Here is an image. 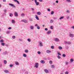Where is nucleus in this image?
Segmentation results:
<instances>
[{
    "instance_id": "43",
    "label": "nucleus",
    "mask_w": 74,
    "mask_h": 74,
    "mask_svg": "<svg viewBox=\"0 0 74 74\" xmlns=\"http://www.w3.org/2000/svg\"><path fill=\"white\" fill-rule=\"evenodd\" d=\"M29 20L30 21H33V18H29Z\"/></svg>"
},
{
    "instance_id": "48",
    "label": "nucleus",
    "mask_w": 74,
    "mask_h": 74,
    "mask_svg": "<svg viewBox=\"0 0 74 74\" xmlns=\"http://www.w3.org/2000/svg\"><path fill=\"white\" fill-rule=\"evenodd\" d=\"M4 12H5V13H6V12H7V10H4Z\"/></svg>"
},
{
    "instance_id": "25",
    "label": "nucleus",
    "mask_w": 74,
    "mask_h": 74,
    "mask_svg": "<svg viewBox=\"0 0 74 74\" xmlns=\"http://www.w3.org/2000/svg\"><path fill=\"white\" fill-rule=\"evenodd\" d=\"M10 67H12L13 66H14V64H10Z\"/></svg>"
},
{
    "instance_id": "13",
    "label": "nucleus",
    "mask_w": 74,
    "mask_h": 74,
    "mask_svg": "<svg viewBox=\"0 0 74 74\" xmlns=\"http://www.w3.org/2000/svg\"><path fill=\"white\" fill-rule=\"evenodd\" d=\"M14 15L15 16H18V13L16 12H14Z\"/></svg>"
},
{
    "instance_id": "12",
    "label": "nucleus",
    "mask_w": 74,
    "mask_h": 74,
    "mask_svg": "<svg viewBox=\"0 0 74 74\" xmlns=\"http://www.w3.org/2000/svg\"><path fill=\"white\" fill-rule=\"evenodd\" d=\"M15 64H16L17 66H19V63L18 62H15Z\"/></svg>"
},
{
    "instance_id": "41",
    "label": "nucleus",
    "mask_w": 74,
    "mask_h": 74,
    "mask_svg": "<svg viewBox=\"0 0 74 74\" xmlns=\"http://www.w3.org/2000/svg\"><path fill=\"white\" fill-rule=\"evenodd\" d=\"M0 42H4L3 40H0Z\"/></svg>"
},
{
    "instance_id": "45",
    "label": "nucleus",
    "mask_w": 74,
    "mask_h": 74,
    "mask_svg": "<svg viewBox=\"0 0 74 74\" xmlns=\"http://www.w3.org/2000/svg\"><path fill=\"white\" fill-rule=\"evenodd\" d=\"M57 53L58 55H61V54H60V53L58 52H57Z\"/></svg>"
},
{
    "instance_id": "19",
    "label": "nucleus",
    "mask_w": 74,
    "mask_h": 74,
    "mask_svg": "<svg viewBox=\"0 0 74 74\" xmlns=\"http://www.w3.org/2000/svg\"><path fill=\"white\" fill-rule=\"evenodd\" d=\"M4 71L5 73H9V71L7 70H5Z\"/></svg>"
},
{
    "instance_id": "17",
    "label": "nucleus",
    "mask_w": 74,
    "mask_h": 74,
    "mask_svg": "<svg viewBox=\"0 0 74 74\" xmlns=\"http://www.w3.org/2000/svg\"><path fill=\"white\" fill-rule=\"evenodd\" d=\"M40 62L42 64H44V63H45V61L44 60H41L40 61Z\"/></svg>"
},
{
    "instance_id": "60",
    "label": "nucleus",
    "mask_w": 74,
    "mask_h": 74,
    "mask_svg": "<svg viewBox=\"0 0 74 74\" xmlns=\"http://www.w3.org/2000/svg\"><path fill=\"white\" fill-rule=\"evenodd\" d=\"M39 1L40 2H42V0H39Z\"/></svg>"
},
{
    "instance_id": "2",
    "label": "nucleus",
    "mask_w": 74,
    "mask_h": 74,
    "mask_svg": "<svg viewBox=\"0 0 74 74\" xmlns=\"http://www.w3.org/2000/svg\"><path fill=\"white\" fill-rule=\"evenodd\" d=\"M54 40L56 42H59V39L58 38H55Z\"/></svg>"
},
{
    "instance_id": "24",
    "label": "nucleus",
    "mask_w": 74,
    "mask_h": 74,
    "mask_svg": "<svg viewBox=\"0 0 74 74\" xmlns=\"http://www.w3.org/2000/svg\"><path fill=\"white\" fill-rule=\"evenodd\" d=\"M54 13H55V12H54V11H52L51 12V15H53V14H54Z\"/></svg>"
},
{
    "instance_id": "53",
    "label": "nucleus",
    "mask_w": 74,
    "mask_h": 74,
    "mask_svg": "<svg viewBox=\"0 0 74 74\" xmlns=\"http://www.w3.org/2000/svg\"><path fill=\"white\" fill-rule=\"evenodd\" d=\"M47 11H51V10L49 9H48Z\"/></svg>"
},
{
    "instance_id": "33",
    "label": "nucleus",
    "mask_w": 74,
    "mask_h": 74,
    "mask_svg": "<svg viewBox=\"0 0 74 74\" xmlns=\"http://www.w3.org/2000/svg\"><path fill=\"white\" fill-rule=\"evenodd\" d=\"M4 63L5 64H7V61L6 60H4Z\"/></svg>"
},
{
    "instance_id": "21",
    "label": "nucleus",
    "mask_w": 74,
    "mask_h": 74,
    "mask_svg": "<svg viewBox=\"0 0 74 74\" xmlns=\"http://www.w3.org/2000/svg\"><path fill=\"white\" fill-rule=\"evenodd\" d=\"M27 41L29 42H31V39H30V38H28L27 39Z\"/></svg>"
},
{
    "instance_id": "9",
    "label": "nucleus",
    "mask_w": 74,
    "mask_h": 74,
    "mask_svg": "<svg viewBox=\"0 0 74 74\" xmlns=\"http://www.w3.org/2000/svg\"><path fill=\"white\" fill-rule=\"evenodd\" d=\"M13 1L15 2H17V4H20V3L19 2V1L17 0H13Z\"/></svg>"
},
{
    "instance_id": "38",
    "label": "nucleus",
    "mask_w": 74,
    "mask_h": 74,
    "mask_svg": "<svg viewBox=\"0 0 74 74\" xmlns=\"http://www.w3.org/2000/svg\"><path fill=\"white\" fill-rule=\"evenodd\" d=\"M70 61L71 62H73L74 61V59H71Z\"/></svg>"
},
{
    "instance_id": "34",
    "label": "nucleus",
    "mask_w": 74,
    "mask_h": 74,
    "mask_svg": "<svg viewBox=\"0 0 74 74\" xmlns=\"http://www.w3.org/2000/svg\"><path fill=\"white\" fill-rule=\"evenodd\" d=\"M25 14H21V16H25Z\"/></svg>"
},
{
    "instance_id": "49",
    "label": "nucleus",
    "mask_w": 74,
    "mask_h": 74,
    "mask_svg": "<svg viewBox=\"0 0 74 74\" xmlns=\"http://www.w3.org/2000/svg\"><path fill=\"white\" fill-rule=\"evenodd\" d=\"M69 72H68L67 71L65 73V74H69Z\"/></svg>"
},
{
    "instance_id": "6",
    "label": "nucleus",
    "mask_w": 74,
    "mask_h": 74,
    "mask_svg": "<svg viewBox=\"0 0 74 74\" xmlns=\"http://www.w3.org/2000/svg\"><path fill=\"white\" fill-rule=\"evenodd\" d=\"M9 5H10V6H12L14 8H15L16 7L14 5V4L12 3H9Z\"/></svg>"
},
{
    "instance_id": "62",
    "label": "nucleus",
    "mask_w": 74,
    "mask_h": 74,
    "mask_svg": "<svg viewBox=\"0 0 74 74\" xmlns=\"http://www.w3.org/2000/svg\"><path fill=\"white\" fill-rule=\"evenodd\" d=\"M38 26V25L37 24H36V25H35V26L36 27V26Z\"/></svg>"
},
{
    "instance_id": "46",
    "label": "nucleus",
    "mask_w": 74,
    "mask_h": 74,
    "mask_svg": "<svg viewBox=\"0 0 74 74\" xmlns=\"http://www.w3.org/2000/svg\"><path fill=\"white\" fill-rule=\"evenodd\" d=\"M38 53L39 54V55L41 54V52L40 51H38Z\"/></svg>"
},
{
    "instance_id": "14",
    "label": "nucleus",
    "mask_w": 74,
    "mask_h": 74,
    "mask_svg": "<svg viewBox=\"0 0 74 74\" xmlns=\"http://www.w3.org/2000/svg\"><path fill=\"white\" fill-rule=\"evenodd\" d=\"M11 21L12 23L13 24H15V21L14 20H12Z\"/></svg>"
},
{
    "instance_id": "27",
    "label": "nucleus",
    "mask_w": 74,
    "mask_h": 74,
    "mask_svg": "<svg viewBox=\"0 0 74 74\" xmlns=\"http://www.w3.org/2000/svg\"><path fill=\"white\" fill-rule=\"evenodd\" d=\"M23 56L25 57V58H26L27 56V55L25 54H23Z\"/></svg>"
},
{
    "instance_id": "36",
    "label": "nucleus",
    "mask_w": 74,
    "mask_h": 74,
    "mask_svg": "<svg viewBox=\"0 0 74 74\" xmlns=\"http://www.w3.org/2000/svg\"><path fill=\"white\" fill-rule=\"evenodd\" d=\"M1 45H2L3 46H4L5 43H1Z\"/></svg>"
},
{
    "instance_id": "11",
    "label": "nucleus",
    "mask_w": 74,
    "mask_h": 74,
    "mask_svg": "<svg viewBox=\"0 0 74 74\" xmlns=\"http://www.w3.org/2000/svg\"><path fill=\"white\" fill-rule=\"evenodd\" d=\"M46 52L47 53H51V51L49 50H47L46 51Z\"/></svg>"
},
{
    "instance_id": "1",
    "label": "nucleus",
    "mask_w": 74,
    "mask_h": 74,
    "mask_svg": "<svg viewBox=\"0 0 74 74\" xmlns=\"http://www.w3.org/2000/svg\"><path fill=\"white\" fill-rule=\"evenodd\" d=\"M64 43L65 44H71V42H69V41H64Z\"/></svg>"
},
{
    "instance_id": "50",
    "label": "nucleus",
    "mask_w": 74,
    "mask_h": 74,
    "mask_svg": "<svg viewBox=\"0 0 74 74\" xmlns=\"http://www.w3.org/2000/svg\"><path fill=\"white\" fill-rule=\"evenodd\" d=\"M12 38H13V39H15V36H13L12 37Z\"/></svg>"
},
{
    "instance_id": "42",
    "label": "nucleus",
    "mask_w": 74,
    "mask_h": 74,
    "mask_svg": "<svg viewBox=\"0 0 74 74\" xmlns=\"http://www.w3.org/2000/svg\"><path fill=\"white\" fill-rule=\"evenodd\" d=\"M66 1H67V2H71V0H66Z\"/></svg>"
},
{
    "instance_id": "57",
    "label": "nucleus",
    "mask_w": 74,
    "mask_h": 74,
    "mask_svg": "<svg viewBox=\"0 0 74 74\" xmlns=\"http://www.w3.org/2000/svg\"><path fill=\"white\" fill-rule=\"evenodd\" d=\"M19 40L20 41H22L23 40H22V39H19Z\"/></svg>"
},
{
    "instance_id": "58",
    "label": "nucleus",
    "mask_w": 74,
    "mask_h": 74,
    "mask_svg": "<svg viewBox=\"0 0 74 74\" xmlns=\"http://www.w3.org/2000/svg\"><path fill=\"white\" fill-rule=\"evenodd\" d=\"M6 46L7 47H9V45H6Z\"/></svg>"
},
{
    "instance_id": "20",
    "label": "nucleus",
    "mask_w": 74,
    "mask_h": 74,
    "mask_svg": "<svg viewBox=\"0 0 74 74\" xmlns=\"http://www.w3.org/2000/svg\"><path fill=\"white\" fill-rule=\"evenodd\" d=\"M45 73H49L48 70L47 69H45Z\"/></svg>"
},
{
    "instance_id": "26",
    "label": "nucleus",
    "mask_w": 74,
    "mask_h": 74,
    "mask_svg": "<svg viewBox=\"0 0 74 74\" xmlns=\"http://www.w3.org/2000/svg\"><path fill=\"white\" fill-rule=\"evenodd\" d=\"M63 18H64V16H62L60 18H59V19H60V20L61 19H63Z\"/></svg>"
},
{
    "instance_id": "51",
    "label": "nucleus",
    "mask_w": 74,
    "mask_h": 74,
    "mask_svg": "<svg viewBox=\"0 0 74 74\" xmlns=\"http://www.w3.org/2000/svg\"><path fill=\"white\" fill-rule=\"evenodd\" d=\"M63 57H66V55L65 54H63L62 55Z\"/></svg>"
},
{
    "instance_id": "37",
    "label": "nucleus",
    "mask_w": 74,
    "mask_h": 74,
    "mask_svg": "<svg viewBox=\"0 0 74 74\" xmlns=\"http://www.w3.org/2000/svg\"><path fill=\"white\" fill-rule=\"evenodd\" d=\"M50 29H53V26H51L50 27Z\"/></svg>"
},
{
    "instance_id": "29",
    "label": "nucleus",
    "mask_w": 74,
    "mask_h": 74,
    "mask_svg": "<svg viewBox=\"0 0 74 74\" xmlns=\"http://www.w3.org/2000/svg\"><path fill=\"white\" fill-rule=\"evenodd\" d=\"M70 18V16H66V18L67 19H69V18Z\"/></svg>"
},
{
    "instance_id": "23",
    "label": "nucleus",
    "mask_w": 74,
    "mask_h": 74,
    "mask_svg": "<svg viewBox=\"0 0 74 74\" xmlns=\"http://www.w3.org/2000/svg\"><path fill=\"white\" fill-rule=\"evenodd\" d=\"M29 52V50L27 49H26L25 51V52L26 53H28Z\"/></svg>"
},
{
    "instance_id": "22",
    "label": "nucleus",
    "mask_w": 74,
    "mask_h": 74,
    "mask_svg": "<svg viewBox=\"0 0 74 74\" xmlns=\"http://www.w3.org/2000/svg\"><path fill=\"white\" fill-rule=\"evenodd\" d=\"M36 16L35 18L37 20H39V18L38 17V16L37 15H36Z\"/></svg>"
},
{
    "instance_id": "64",
    "label": "nucleus",
    "mask_w": 74,
    "mask_h": 74,
    "mask_svg": "<svg viewBox=\"0 0 74 74\" xmlns=\"http://www.w3.org/2000/svg\"><path fill=\"white\" fill-rule=\"evenodd\" d=\"M56 3H58V1H56Z\"/></svg>"
},
{
    "instance_id": "31",
    "label": "nucleus",
    "mask_w": 74,
    "mask_h": 74,
    "mask_svg": "<svg viewBox=\"0 0 74 74\" xmlns=\"http://www.w3.org/2000/svg\"><path fill=\"white\" fill-rule=\"evenodd\" d=\"M53 62L52 61V60H50L49 62V63L50 64H52Z\"/></svg>"
},
{
    "instance_id": "8",
    "label": "nucleus",
    "mask_w": 74,
    "mask_h": 74,
    "mask_svg": "<svg viewBox=\"0 0 74 74\" xmlns=\"http://www.w3.org/2000/svg\"><path fill=\"white\" fill-rule=\"evenodd\" d=\"M69 36H70V37H71L72 38L73 37H74V34H69Z\"/></svg>"
},
{
    "instance_id": "7",
    "label": "nucleus",
    "mask_w": 74,
    "mask_h": 74,
    "mask_svg": "<svg viewBox=\"0 0 74 74\" xmlns=\"http://www.w3.org/2000/svg\"><path fill=\"white\" fill-rule=\"evenodd\" d=\"M21 21L24 23H27V21L26 20H21Z\"/></svg>"
},
{
    "instance_id": "44",
    "label": "nucleus",
    "mask_w": 74,
    "mask_h": 74,
    "mask_svg": "<svg viewBox=\"0 0 74 74\" xmlns=\"http://www.w3.org/2000/svg\"><path fill=\"white\" fill-rule=\"evenodd\" d=\"M69 64V62H65V64H66V65H68Z\"/></svg>"
},
{
    "instance_id": "16",
    "label": "nucleus",
    "mask_w": 74,
    "mask_h": 74,
    "mask_svg": "<svg viewBox=\"0 0 74 74\" xmlns=\"http://www.w3.org/2000/svg\"><path fill=\"white\" fill-rule=\"evenodd\" d=\"M30 29L31 30H34V26H31L30 27Z\"/></svg>"
},
{
    "instance_id": "4",
    "label": "nucleus",
    "mask_w": 74,
    "mask_h": 74,
    "mask_svg": "<svg viewBox=\"0 0 74 74\" xmlns=\"http://www.w3.org/2000/svg\"><path fill=\"white\" fill-rule=\"evenodd\" d=\"M38 66H39L38 63H36L35 64V67L38 68Z\"/></svg>"
},
{
    "instance_id": "28",
    "label": "nucleus",
    "mask_w": 74,
    "mask_h": 74,
    "mask_svg": "<svg viewBox=\"0 0 74 74\" xmlns=\"http://www.w3.org/2000/svg\"><path fill=\"white\" fill-rule=\"evenodd\" d=\"M50 22L51 23H53V20H51L50 21Z\"/></svg>"
},
{
    "instance_id": "3",
    "label": "nucleus",
    "mask_w": 74,
    "mask_h": 74,
    "mask_svg": "<svg viewBox=\"0 0 74 74\" xmlns=\"http://www.w3.org/2000/svg\"><path fill=\"white\" fill-rule=\"evenodd\" d=\"M38 44L40 47H42V46H43V45L42 42L41 41L39 42H38Z\"/></svg>"
},
{
    "instance_id": "35",
    "label": "nucleus",
    "mask_w": 74,
    "mask_h": 74,
    "mask_svg": "<svg viewBox=\"0 0 74 74\" xmlns=\"http://www.w3.org/2000/svg\"><path fill=\"white\" fill-rule=\"evenodd\" d=\"M58 48L59 49H62V47L60 46H59Z\"/></svg>"
},
{
    "instance_id": "47",
    "label": "nucleus",
    "mask_w": 74,
    "mask_h": 74,
    "mask_svg": "<svg viewBox=\"0 0 74 74\" xmlns=\"http://www.w3.org/2000/svg\"><path fill=\"white\" fill-rule=\"evenodd\" d=\"M57 57L58 58V59H60V58H61V57H60V56H57Z\"/></svg>"
},
{
    "instance_id": "32",
    "label": "nucleus",
    "mask_w": 74,
    "mask_h": 74,
    "mask_svg": "<svg viewBox=\"0 0 74 74\" xmlns=\"http://www.w3.org/2000/svg\"><path fill=\"white\" fill-rule=\"evenodd\" d=\"M51 68L53 69L54 68H55V66L54 65H52L51 66Z\"/></svg>"
},
{
    "instance_id": "61",
    "label": "nucleus",
    "mask_w": 74,
    "mask_h": 74,
    "mask_svg": "<svg viewBox=\"0 0 74 74\" xmlns=\"http://www.w3.org/2000/svg\"><path fill=\"white\" fill-rule=\"evenodd\" d=\"M66 12L67 13H69V10H67Z\"/></svg>"
},
{
    "instance_id": "56",
    "label": "nucleus",
    "mask_w": 74,
    "mask_h": 74,
    "mask_svg": "<svg viewBox=\"0 0 74 74\" xmlns=\"http://www.w3.org/2000/svg\"><path fill=\"white\" fill-rule=\"evenodd\" d=\"M31 10H32V11H34V9L31 8Z\"/></svg>"
},
{
    "instance_id": "52",
    "label": "nucleus",
    "mask_w": 74,
    "mask_h": 74,
    "mask_svg": "<svg viewBox=\"0 0 74 74\" xmlns=\"http://www.w3.org/2000/svg\"><path fill=\"white\" fill-rule=\"evenodd\" d=\"M12 28L11 27H9L8 28V29H9V30H11V29Z\"/></svg>"
},
{
    "instance_id": "18",
    "label": "nucleus",
    "mask_w": 74,
    "mask_h": 74,
    "mask_svg": "<svg viewBox=\"0 0 74 74\" xmlns=\"http://www.w3.org/2000/svg\"><path fill=\"white\" fill-rule=\"evenodd\" d=\"M3 55H7V51H5L4 52H3L2 53Z\"/></svg>"
},
{
    "instance_id": "15",
    "label": "nucleus",
    "mask_w": 74,
    "mask_h": 74,
    "mask_svg": "<svg viewBox=\"0 0 74 74\" xmlns=\"http://www.w3.org/2000/svg\"><path fill=\"white\" fill-rule=\"evenodd\" d=\"M37 14L38 15H40L41 14V13L40 12H37Z\"/></svg>"
},
{
    "instance_id": "30",
    "label": "nucleus",
    "mask_w": 74,
    "mask_h": 74,
    "mask_svg": "<svg viewBox=\"0 0 74 74\" xmlns=\"http://www.w3.org/2000/svg\"><path fill=\"white\" fill-rule=\"evenodd\" d=\"M36 28L37 29H40V26H37L36 27Z\"/></svg>"
},
{
    "instance_id": "39",
    "label": "nucleus",
    "mask_w": 74,
    "mask_h": 74,
    "mask_svg": "<svg viewBox=\"0 0 74 74\" xmlns=\"http://www.w3.org/2000/svg\"><path fill=\"white\" fill-rule=\"evenodd\" d=\"M13 15L11 13H10V16H11V17H12V16Z\"/></svg>"
},
{
    "instance_id": "55",
    "label": "nucleus",
    "mask_w": 74,
    "mask_h": 74,
    "mask_svg": "<svg viewBox=\"0 0 74 74\" xmlns=\"http://www.w3.org/2000/svg\"><path fill=\"white\" fill-rule=\"evenodd\" d=\"M6 33L7 34H8L10 33V31H7L6 32Z\"/></svg>"
},
{
    "instance_id": "63",
    "label": "nucleus",
    "mask_w": 74,
    "mask_h": 74,
    "mask_svg": "<svg viewBox=\"0 0 74 74\" xmlns=\"http://www.w3.org/2000/svg\"><path fill=\"white\" fill-rule=\"evenodd\" d=\"M3 2H5V1H6V0H3Z\"/></svg>"
},
{
    "instance_id": "54",
    "label": "nucleus",
    "mask_w": 74,
    "mask_h": 74,
    "mask_svg": "<svg viewBox=\"0 0 74 74\" xmlns=\"http://www.w3.org/2000/svg\"><path fill=\"white\" fill-rule=\"evenodd\" d=\"M45 30H46V31H47V30H48V29L47 28H45Z\"/></svg>"
},
{
    "instance_id": "40",
    "label": "nucleus",
    "mask_w": 74,
    "mask_h": 74,
    "mask_svg": "<svg viewBox=\"0 0 74 74\" xmlns=\"http://www.w3.org/2000/svg\"><path fill=\"white\" fill-rule=\"evenodd\" d=\"M51 49H54V46H52L51 47Z\"/></svg>"
},
{
    "instance_id": "10",
    "label": "nucleus",
    "mask_w": 74,
    "mask_h": 74,
    "mask_svg": "<svg viewBox=\"0 0 74 74\" xmlns=\"http://www.w3.org/2000/svg\"><path fill=\"white\" fill-rule=\"evenodd\" d=\"M51 33V31L49 30L47 32V34H50Z\"/></svg>"
},
{
    "instance_id": "59",
    "label": "nucleus",
    "mask_w": 74,
    "mask_h": 74,
    "mask_svg": "<svg viewBox=\"0 0 74 74\" xmlns=\"http://www.w3.org/2000/svg\"><path fill=\"white\" fill-rule=\"evenodd\" d=\"M25 74H28V72H26L25 73Z\"/></svg>"
},
{
    "instance_id": "5",
    "label": "nucleus",
    "mask_w": 74,
    "mask_h": 74,
    "mask_svg": "<svg viewBox=\"0 0 74 74\" xmlns=\"http://www.w3.org/2000/svg\"><path fill=\"white\" fill-rule=\"evenodd\" d=\"M35 1V3L36 5H39V2H37V0H34Z\"/></svg>"
}]
</instances>
